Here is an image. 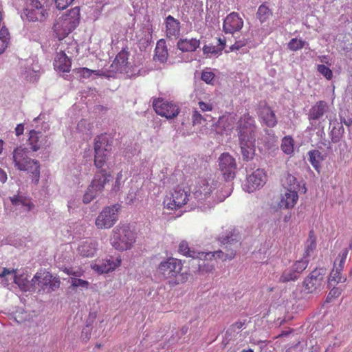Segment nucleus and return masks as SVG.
Listing matches in <instances>:
<instances>
[{
  "mask_svg": "<svg viewBox=\"0 0 352 352\" xmlns=\"http://www.w3.org/2000/svg\"><path fill=\"white\" fill-rule=\"evenodd\" d=\"M54 67L56 71L61 72H69L72 67V60L65 52L60 50L56 53L54 61Z\"/></svg>",
  "mask_w": 352,
  "mask_h": 352,
  "instance_id": "obj_22",
  "label": "nucleus"
},
{
  "mask_svg": "<svg viewBox=\"0 0 352 352\" xmlns=\"http://www.w3.org/2000/svg\"><path fill=\"white\" fill-rule=\"evenodd\" d=\"M203 52L204 54H218L221 53V49H218V47L212 45H205L203 47Z\"/></svg>",
  "mask_w": 352,
  "mask_h": 352,
  "instance_id": "obj_55",
  "label": "nucleus"
},
{
  "mask_svg": "<svg viewBox=\"0 0 352 352\" xmlns=\"http://www.w3.org/2000/svg\"><path fill=\"white\" fill-rule=\"evenodd\" d=\"M317 70L319 73L323 75L327 80H331L333 77L332 71L324 65H318Z\"/></svg>",
  "mask_w": 352,
  "mask_h": 352,
  "instance_id": "obj_53",
  "label": "nucleus"
},
{
  "mask_svg": "<svg viewBox=\"0 0 352 352\" xmlns=\"http://www.w3.org/2000/svg\"><path fill=\"white\" fill-rule=\"evenodd\" d=\"M120 210L118 204L104 207L96 219V226L101 230L111 228L118 221Z\"/></svg>",
  "mask_w": 352,
  "mask_h": 352,
  "instance_id": "obj_6",
  "label": "nucleus"
},
{
  "mask_svg": "<svg viewBox=\"0 0 352 352\" xmlns=\"http://www.w3.org/2000/svg\"><path fill=\"white\" fill-rule=\"evenodd\" d=\"M98 243L94 241H86L78 246V251L83 257H92L97 250Z\"/></svg>",
  "mask_w": 352,
  "mask_h": 352,
  "instance_id": "obj_30",
  "label": "nucleus"
},
{
  "mask_svg": "<svg viewBox=\"0 0 352 352\" xmlns=\"http://www.w3.org/2000/svg\"><path fill=\"white\" fill-rule=\"evenodd\" d=\"M7 180V175L6 172L0 168V182L2 183L6 182Z\"/></svg>",
  "mask_w": 352,
  "mask_h": 352,
  "instance_id": "obj_62",
  "label": "nucleus"
},
{
  "mask_svg": "<svg viewBox=\"0 0 352 352\" xmlns=\"http://www.w3.org/2000/svg\"><path fill=\"white\" fill-rule=\"evenodd\" d=\"M10 201L12 205L24 208L27 212L31 210L34 206L30 199L23 196L14 195L10 197Z\"/></svg>",
  "mask_w": 352,
  "mask_h": 352,
  "instance_id": "obj_34",
  "label": "nucleus"
},
{
  "mask_svg": "<svg viewBox=\"0 0 352 352\" xmlns=\"http://www.w3.org/2000/svg\"><path fill=\"white\" fill-rule=\"evenodd\" d=\"M129 52L123 48L116 56L111 67L117 71L122 72L127 67Z\"/></svg>",
  "mask_w": 352,
  "mask_h": 352,
  "instance_id": "obj_29",
  "label": "nucleus"
},
{
  "mask_svg": "<svg viewBox=\"0 0 352 352\" xmlns=\"http://www.w3.org/2000/svg\"><path fill=\"white\" fill-rule=\"evenodd\" d=\"M153 107L157 114L167 119L176 118L180 112L177 104L160 98L153 100Z\"/></svg>",
  "mask_w": 352,
  "mask_h": 352,
  "instance_id": "obj_7",
  "label": "nucleus"
},
{
  "mask_svg": "<svg viewBox=\"0 0 352 352\" xmlns=\"http://www.w3.org/2000/svg\"><path fill=\"white\" fill-rule=\"evenodd\" d=\"M203 116L197 110L195 109L192 113V122L193 125L200 124L202 121H204Z\"/></svg>",
  "mask_w": 352,
  "mask_h": 352,
  "instance_id": "obj_56",
  "label": "nucleus"
},
{
  "mask_svg": "<svg viewBox=\"0 0 352 352\" xmlns=\"http://www.w3.org/2000/svg\"><path fill=\"white\" fill-rule=\"evenodd\" d=\"M308 156L309 161L312 166L318 171L320 168V163L324 160L322 153L317 149H314L308 152Z\"/></svg>",
  "mask_w": 352,
  "mask_h": 352,
  "instance_id": "obj_37",
  "label": "nucleus"
},
{
  "mask_svg": "<svg viewBox=\"0 0 352 352\" xmlns=\"http://www.w3.org/2000/svg\"><path fill=\"white\" fill-rule=\"evenodd\" d=\"M32 286H56V283L60 284V282L45 270H40L32 278Z\"/></svg>",
  "mask_w": 352,
  "mask_h": 352,
  "instance_id": "obj_17",
  "label": "nucleus"
},
{
  "mask_svg": "<svg viewBox=\"0 0 352 352\" xmlns=\"http://www.w3.org/2000/svg\"><path fill=\"white\" fill-rule=\"evenodd\" d=\"M342 289L340 287H332L328 294L326 301L329 302L340 296Z\"/></svg>",
  "mask_w": 352,
  "mask_h": 352,
  "instance_id": "obj_54",
  "label": "nucleus"
},
{
  "mask_svg": "<svg viewBox=\"0 0 352 352\" xmlns=\"http://www.w3.org/2000/svg\"><path fill=\"white\" fill-rule=\"evenodd\" d=\"M298 200V192L296 190H288L281 195L278 206L283 209H292Z\"/></svg>",
  "mask_w": 352,
  "mask_h": 352,
  "instance_id": "obj_21",
  "label": "nucleus"
},
{
  "mask_svg": "<svg viewBox=\"0 0 352 352\" xmlns=\"http://www.w3.org/2000/svg\"><path fill=\"white\" fill-rule=\"evenodd\" d=\"M98 193L93 189L90 186H88L87 190H86L84 196H83V203L89 204L92 200H94L97 196Z\"/></svg>",
  "mask_w": 352,
  "mask_h": 352,
  "instance_id": "obj_52",
  "label": "nucleus"
},
{
  "mask_svg": "<svg viewBox=\"0 0 352 352\" xmlns=\"http://www.w3.org/2000/svg\"><path fill=\"white\" fill-rule=\"evenodd\" d=\"M298 274L296 273L292 269L285 270L280 276V281L283 283H287L290 280H295L298 278Z\"/></svg>",
  "mask_w": 352,
  "mask_h": 352,
  "instance_id": "obj_47",
  "label": "nucleus"
},
{
  "mask_svg": "<svg viewBox=\"0 0 352 352\" xmlns=\"http://www.w3.org/2000/svg\"><path fill=\"white\" fill-rule=\"evenodd\" d=\"M316 237L314 230H311L309 232V236L305 243V253L303 254L304 258H307L310 256L311 253L316 248Z\"/></svg>",
  "mask_w": 352,
  "mask_h": 352,
  "instance_id": "obj_36",
  "label": "nucleus"
},
{
  "mask_svg": "<svg viewBox=\"0 0 352 352\" xmlns=\"http://www.w3.org/2000/svg\"><path fill=\"white\" fill-rule=\"evenodd\" d=\"M266 180L267 175L265 173L263 170L258 168L248 177L244 188L248 192H254L263 187Z\"/></svg>",
  "mask_w": 352,
  "mask_h": 352,
  "instance_id": "obj_11",
  "label": "nucleus"
},
{
  "mask_svg": "<svg viewBox=\"0 0 352 352\" xmlns=\"http://www.w3.org/2000/svg\"><path fill=\"white\" fill-rule=\"evenodd\" d=\"M24 126L22 124H18L15 128V133L16 136H19L23 133Z\"/></svg>",
  "mask_w": 352,
  "mask_h": 352,
  "instance_id": "obj_60",
  "label": "nucleus"
},
{
  "mask_svg": "<svg viewBox=\"0 0 352 352\" xmlns=\"http://www.w3.org/2000/svg\"><path fill=\"white\" fill-rule=\"evenodd\" d=\"M307 43L296 38H292L288 43V48L292 51H298L303 48Z\"/></svg>",
  "mask_w": 352,
  "mask_h": 352,
  "instance_id": "obj_45",
  "label": "nucleus"
},
{
  "mask_svg": "<svg viewBox=\"0 0 352 352\" xmlns=\"http://www.w3.org/2000/svg\"><path fill=\"white\" fill-rule=\"evenodd\" d=\"M72 31L78 25L80 19V8L76 6L70 9L66 14L61 16Z\"/></svg>",
  "mask_w": 352,
  "mask_h": 352,
  "instance_id": "obj_27",
  "label": "nucleus"
},
{
  "mask_svg": "<svg viewBox=\"0 0 352 352\" xmlns=\"http://www.w3.org/2000/svg\"><path fill=\"white\" fill-rule=\"evenodd\" d=\"M200 45V41L196 38H180L177 43V48L184 52H195Z\"/></svg>",
  "mask_w": 352,
  "mask_h": 352,
  "instance_id": "obj_31",
  "label": "nucleus"
},
{
  "mask_svg": "<svg viewBox=\"0 0 352 352\" xmlns=\"http://www.w3.org/2000/svg\"><path fill=\"white\" fill-rule=\"evenodd\" d=\"M121 258H116L115 260L111 258L109 259L99 261L98 263L92 265V269L98 274L108 273L114 270L121 264Z\"/></svg>",
  "mask_w": 352,
  "mask_h": 352,
  "instance_id": "obj_18",
  "label": "nucleus"
},
{
  "mask_svg": "<svg viewBox=\"0 0 352 352\" xmlns=\"http://www.w3.org/2000/svg\"><path fill=\"white\" fill-rule=\"evenodd\" d=\"M218 182L214 180L208 181L206 179H200L196 186L194 195L196 198L202 199L208 198L217 189Z\"/></svg>",
  "mask_w": 352,
  "mask_h": 352,
  "instance_id": "obj_13",
  "label": "nucleus"
},
{
  "mask_svg": "<svg viewBox=\"0 0 352 352\" xmlns=\"http://www.w3.org/2000/svg\"><path fill=\"white\" fill-rule=\"evenodd\" d=\"M280 149L287 155H292L294 153V140L291 135H286L282 139Z\"/></svg>",
  "mask_w": 352,
  "mask_h": 352,
  "instance_id": "obj_38",
  "label": "nucleus"
},
{
  "mask_svg": "<svg viewBox=\"0 0 352 352\" xmlns=\"http://www.w3.org/2000/svg\"><path fill=\"white\" fill-rule=\"evenodd\" d=\"M218 43L219 47H218V49H221V52L226 47V40L223 39L221 38H218Z\"/></svg>",
  "mask_w": 352,
  "mask_h": 352,
  "instance_id": "obj_63",
  "label": "nucleus"
},
{
  "mask_svg": "<svg viewBox=\"0 0 352 352\" xmlns=\"http://www.w3.org/2000/svg\"><path fill=\"white\" fill-rule=\"evenodd\" d=\"M199 107L201 111H211L213 109V104L210 102H204L203 101H199L198 102Z\"/></svg>",
  "mask_w": 352,
  "mask_h": 352,
  "instance_id": "obj_59",
  "label": "nucleus"
},
{
  "mask_svg": "<svg viewBox=\"0 0 352 352\" xmlns=\"http://www.w3.org/2000/svg\"><path fill=\"white\" fill-rule=\"evenodd\" d=\"M182 268V260L168 257L159 264L157 271L166 278H174L181 273Z\"/></svg>",
  "mask_w": 352,
  "mask_h": 352,
  "instance_id": "obj_8",
  "label": "nucleus"
},
{
  "mask_svg": "<svg viewBox=\"0 0 352 352\" xmlns=\"http://www.w3.org/2000/svg\"><path fill=\"white\" fill-rule=\"evenodd\" d=\"M16 269L4 267L1 272H0V280L2 283H5L8 285L14 283L18 286H21L19 283V278L16 275Z\"/></svg>",
  "mask_w": 352,
  "mask_h": 352,
  "instance_id": "obj_28",
  "label": "nucleus"
},
{
  "mask_svg": "<svg viewBox=\"0 0 352 352\" xmlns=\"http://www.w3.org/2000/svg\"><path fill=\"white\" fill-rule=\"evenodd\" d=\"M91 329L89 328L88 326L86 327V328H84L82 330L80 338L82 340H83L85 342H87L88 340H89L91 338Z\"/></svg>",
  "mask_w": 352,
  "mask_h": 352,
  "instance_id": "obj_58",
  "label": "nucleus"
},
{
  "mask_svg": "<svg viewBox=\"0 0 352 352\" xmlns=\"http://www.w3.org/2000/svg\"><path fill=\"white\" fill-rule=\"evenodd\" d=\"M311 287H298L294 294L297 299L308 298L309 295L313 292Z\"/></svg>",
  "mask_w": 352,
  "mask_h": 352,
  "instance_id": "obj_48",
  "label": "nucleus"
},
{
  "mask_svg": "<svg viewBox=\"0 0 352 352\" xmlns=\"http://www.w3.org/2000/svg\"><path fill=\"white\" fill-rule=\"evenodd\" d=\"M155 52V58L161 63L166 61L168 58V50L166 46V42L164 39L157 41Z\"/></svg>",
  "mask_w": 352,
  "mask_h": 352,
  "instance_id": "obj_35",
  "label": "nucleus"
},
{
  "mask_svg": "<svg viewBox=\"0 0 352 352\" xmlns=\"http://www.w3.org/2000/svg\"><path fill=\"white\" fill-rule=\"evenodd\" d=\"M177 252L181 255L192 258L193 260L198 261V271L202 272H208L212 270L213 266L208 265L205 268L206 265H203L201 263L203 260V255H201L204 252H197L194 249H192L189 246V243L186 240H182L178 245Z\"/></svg>",
  "mask_w": 352,
  "mask_h": 352,
  "instance_id": "obj_10",
  "label": "nucleus"
},
{
  "mask_svg": "<svg viewBox=\"0 0 352 352\" xmlns=\"http://www.w3.org/2000/svg\"><path fill=\"white\" fill-rule=\"evenodd\" d=\"M214 77L215 74L211 71V69L210 68H206L201 73V79L207 84L213 85Z\"/></svg>",
  "mask_w": 352,
  "mask_h": 352,
  "instance_id": "obj_46",
  "label": "nucleus"
},
{
  "mask_svg": "<svg viewBox=\"0 0 352 352\" xmlns=\"http://www.w3.org/2000/svg\"><path fill=\"white\" fill-rule=\"evenodd\" d=\"M27 19L32 22H44L49 16L47 5L41 0H28L24 10Z\"/></svg>",
  "mask_w": 352,
  "mask_h": 352,
  "instance_id": "obj_4",
  "label": "nucleus"
},
{
  "mask_svg": "<svg viewBox=\"0 0 352 352\" xmlns=\"http://www.w3.org/2000/svg\"><path fill=\"white\" fill-rule=\"evenodd\" d=\"M28 143L33 151H37L50 145L47 136L45 135L41 131L34 129L30 131Z\"/></svg>",
  "mask_w": 352,
  "mask_h": 352,
  "instance_id": "obj_14",
  "label": "nucleus"
},
{
  "mask_svg": "<svg viewBox=\"0 0 352 352\" xmlns=\"http://www.w3.org/2000/svg\"><path fill=\"white\" fill-rule=\"evenodd\" d=\"M272 15V10L265 3L258 7L256 17L261 23L267 21Z\"/></svg>",
  "mask_w": 352,
  "mask_h": 352,
  "instance_id": "obj_40",
  "label": "nucleus"
},
{
  "mask_svg": "<svg viewBox=\"0 0 352 352\" xmlns=\"http://www.w3.org/2000/svg\"><path fill=\"white\" fill-rule=\"evenodd\" d=\"M308 265V260L303 257V258L296 261L292 265V270L298 275L304 271Z\"/></svg>",
  "mask_w": 352,
  "mask_h": 352,
  "instance_id": "obj_51",
  "label": "nucleus"
},
{
  "mask_svg": "<svg viewBox=\"0 0 352 352\" xmlns=\"http://www.w3.org/2000/svg\"><path fill=\"white\" fill-rule=\"evenodd\" d=\"M136 233L129 223H120L111 231L110 243L119 251L131 250L136 242Z\"/></svg>",
  "mask_w": 352,
  "mask_h": 352,
  "instance_id": "obj_1",
  "label": "nucleus"
},
{
  "mask_svg": "<svg viewBox=\"0 0 352 352\" xmlns=\"http://www.w3.org/2000/svg\"><path fill=\"white\" fill-rule=\"evenodd\" d=\"M239 138L243 160H252L255 154L256 137H239Z\"/></svg>",
  "mask_w": 352,
  "mask_h": 352,
  "instance_id": "obj_16",
  "label": "nucleus"
},
{
  "mask_svg": "<svg viewBox=\"0 0 352 352\" xmlns=\"http://www.w3.org/2000/svg\"><path fill=\"white\" fill-rule=\"evenodd\" d=\"M94 148V165L97 168H101L104 166L107 155L111 150V144L107 134H100L95 138Z\"/></svg>",
  "mask_w": 352,
  "mask_h": 352,
  "instance_id": "obj_5",
  "label": "nucleus"
},
{
  "mask_svg": "<svg viewBox=\"0 0 352 352\" xmlns=\"http://www.w3.org/2000/svg\"><path fill=\"white\" fill-rule=\"evenodd\" d=\"M74 0H55L56 7L58 10L65 9Z\"/></svg>",
  "mask_w": 352,
  "mask_h": 352,
  "instance_id": "obj_57",
  "label": "nucleus"
},
{
  "mask_svg": "<svg viewBox=\"0 0 352 352\" xmlns=\"http://www.w3.org/2000/svg\"><path fill=\"white\" fill-rule=\"evenodd\" d=\"M342 270H339L338 268L333 267L329 277V283L330 284L332 283L338 284L344 282L346 280V278L342 276Z\"/></svg>",
  "mask_w": 352,
  "mask_h": 352,
  "instance_id": "obj_42",
  "label": "nucleus"
},
{
  "mask_svg": "<svg viewBox=\"0 0 352 352\" xmlns=\"http://www.w3.org/2000/svg\"><path fill=\"white\" fill-rule=\"evenodd\" d=\"M243 26V20L237 12L229 14L224 19L223 30L225 33L234 34L240 31Z\"/></svg>",
  "mask_w": 352,
  "mask_h": 352,
  "instance_id": "obj_15",
  "label": "nucleus"
},
{
  "mask_svg": "<svg viewBox=\"0 0 352 352\" xmlns=\"http://www.w3.org/2000/svg\"><path fill=\"white\" fill-rule=\"evenodd\" d=\"M28 153L26 148L20 146L15 148L12 153L14 166L20 170L31 173L35 184H37L40 177V164L37 160H32L28 156Z\"/></svg>",
  "mask_w": 352,
  "mask_h": 352,
  "instance_id": "obj_2",
  "label": "nucleus"
},
{
  "mask_svg": "<svg viewBox=\"0 0 352 352\" xmlns=\"http://www.w3.org/2000/svg\"><path fill=\"white\" fill-rule=\"evenodd\" d=\"M238 124L239 137H256L255 121L248 113L242 116Z\"/></svg>",
  "mask_w": 352,
  "mask_h": 352,
  "instance_id": "obj_12",
  "label": "nucleus"
},
{
  "mask_svg": "<svg viewBox=\"0 0 352 352\" xmlns=\"http://www.w3.org/2000/svg\"><path fill=\"white\" fill-rule=\"evenodd\" d=\"M122 173H119L118 175H117V177H116V186H119L120 185V179H122Z\"/></svg>",
  "mask_w": 352,
  "mask_h": 352,
  "instance_id": "obj_64",
  "label": "nucleus"
},
{
  "mask_svg": "<svg viewBox=\"0 0 352 352\" xmlns=\"http://www.w3.org/2000/svg\"><path fill=\"white\" fill-rule=\"evenodd\" d=\"M166 34L168 38H177L180 33V22L173 16L168 15L165 19Z\"/></svg>",
  "mask_w": 352,
  "mask_h": 352,
  "instance_id": "obj_26",
  "label": "nucleus"
},
{
  "mask_svg": "<svg viewBox=\"0 0 352 352\" xmlns=\"http://www.w3.org/2000/svg\"><path fill=\"white\" fill-rule=\"evenodd\" d=\"M283 186L287 190H297L298 189L299 184L297 182L296 178L288 173L285 175L284 179H283Z\"/></svg>",
  "mask_w": 352,
  "mask_h": 352,
  "instance_id": "obj_41",
  "label": "nucleus"
},
{
  "mask_svg": "<svg viewBox=\"0 0 352 352\" xmlns=\"http://www.w3.org/2000/svg\"><path fill=\"white\" fill-rule=\"evenodd\" d=\"M311 287H298L294 294L297 299L308 298L309 295L313 292Z\"/></svg>",
  "mask_w": 352,
  "mask_h": 352,
  "instance_id": "obj_49",
  "label": "nucleus"
},
{
  "mask_svg": "<svg viewBox=\"0 0 352 352\" xmlns=\"http://www.w3.org/2000/svg\"><path fill=\"white\" fill-rule=\"evenodd\" d=\"M74 72L81 79L89 78L92 74H95L98 76H102L104 75V73L102 70H94L87 67L76 68L74 69Z\"/></svg>",
  "mask_w": 352,
  "mask_h": 352,
  "instance_id": "obj_39",
  "label": "nucleus"
},
{
  "mask_svg": "<svg viewBox=\"0 0 352 352\" xmlns=\"http://www.w3.org/2000/svg\"><path fill=\"white\" fill-rule=\"evenodd\" d=\"M329 110V105L328 103L324 100H319L310 108L307 114L308 120L309 121L320 120Z\"/></svg>",
  "mask_w": 352,
  "mask_h": 352,
  "instance_id": "obj_19",
  "label": "nucleus"
},
{
  "mask_svg": "<svg viewBox=\"0 0 352 352\" xmlns=\"http://www.w3.org/2000/svg\"><path fill=\"white\" fill-rule=\"evenodd\" d=\"M65 20H63L61 16L58 17L55 23L54 24V31L56 32L59 39L65 38L71 32L72 30L68 27Z\"/></svg>",
  "mask_w": 352,
  "mask_h": 352,
  "instance_id": "obj_33",
  "label": "nucleus"
},
{
  "mask_svg": "<svg viewBox=\"0 0 352 352\" xmlns=\"http://www.w3.org/2000/svg\"><path fill=\"white\" fill-rule=\"evenodd\" d=\"M326 270L316 268L313 270L304 280V286H320L324 283Z\"/></svg>",
  "mask_w": 352,
  "mask_h": 352,
  "instance_id": "obj_23",
  "label": "nucleus"
},
{
  "mask_svg": "<svg viewBox=\"0 0 352 352\" xmlns=\"http://www.w3.org/2000/svg\"><path fill=\"white\" fill-rule=\"evenodd\" d=\"M245 323V320L237 321L232 325V328L234 329H240L243 327Z\"/></svg>",
  "mask_w": 352,
  "mask_h": 352,
  "instance_id": "obj_61",
  "label": "nucleus"
},
{
  "mask_svg": "<svg viewBox=\"0 0 352 352\" xmlns=\"http://www.w3.org/2000/svg\"><path fill=\"white\" fill-rule=\"evenodd\" d=\"M260 118L263 123L267 127L273 128L277 124L275 112L268 105H264L260 110Z\"/></svg>",
  "mask_w": 352,
  "mask_h": 352,
  "instance_id": "obj_25",
  "label": "nucleus"
},
{
  "mask_svg": "<svg viewBox=\"0 0 352 352\" xmlns=\"http://www.w3.org/2000/svg\"><path fill=\"white\" fill-rule=\"evenodd\" d=\"M219 166L226 181H231L235 177L237 165L235 159L230 153H223L219 156Z\"/></svg>",
  "mask_w": 352,
  "mask_h": 352,
  "instance_id": "obj_9",
  "label": "nucleus"
},
{
  "mask_svg": "<svg viewBox=\"0 0 352 352\" xmlns=\"http://www.w3.org/2000/svg\"><path fill=\"white\" fill-rule=\"evenodd\" d=\"M311 287H298L294 294L297 299L308 298L309 295L313 292Z\"/></svg>",
  "mask_w": 352,
  "mask_h": 352,
  "instance_id": "obj_50",
  "label": "nucleus"
},
{
  "mask_svg": "<svg viewBox=\"0 0 352 352\" xmlns=\"http://www.w3.org/2000/svg\"><path fill=\"white\" fill-rule=\"evenodd\" d=\"M2 21L3 14L0 11V54L5 52L10 43V40L9 31L4 23H2Z\"/></svg>",
  "mask_w": 352,
  "mask_h": 352,
  "instance_id": "obj_32",
  "label": "nucleus"
},
{
  "mask_svg": "<svg viewBox=\"0 0 352 352\" xmlns=\"http://www.w3.org/2000/svg\"><path fill=\"white\" fill-rule=\"evenodd\" d=\"M201 255H203V260H202L201 264L203 265H206L205 268H206L208 265H210L208 263H207V264L205 263L206 261H209V260L210 261V260H212V258H214L215 259L219 258V259L221 260L222 261H226L227 260H232V258H234V256L236 255V251L231 250L230 252H229L228 253H224L221 250H218V251H216L214 252H208V253L204 252ZM212 265L214 267L213 265ZM213 269H214V267L212 268V270Z\"/></svg>",
  "mask_w": 352,
  "mask_h": 352,
  "instance_id": "obj_24",
  "label": "nucleus"
},
{
  "mask_svg": "<svg viewBox=\"0 0 352 352\" xmlns=\"http://www.w3.org/2000/svg\"><path fill=\"white\" fill-rule=\"evenodd\" d=\"M349 253L348 248L343 249L338 254L334 263V267L342 270Z\"/></svg>",
  "mask_w": 352,
  "mask_h": 352,
  "instance_id": "obj_43",
  "label": "nucleus"
},
{
  "mask_svg": "<svg viewBox=\"0 0 352 352\" xmlns=\"http://www.w3.org/2000/svg\"><path fill=\"white\" fill-rule=\"evenodd\" d=\"M189 197L190 192L178 186L164 197L163 200L164 208L170 212L180 209L187 204Z\"/></svg>",
  "mask_w": 352,
  "mask_h": 352,
  "instance_id": "obj_3",
  "label": "nucleus"
},
{
  "mask_svg": "<svg viewBox=\"0 0 352 352\" xmlns=\"http://www.w3.org/2000/svg\"><path fill=\"white\" fill-rule=\"evenodd\" d=\"M111 178V175L108 174L105 170L102 169L94 175L89 186L99 194L103 191Z\"/></svg>",
  "mask_w": 352,
  "mask_h": 352,
  "instance_id": "obj_20",
  "label": "nucleus"
},
{
  "mask_svg": "<svg viewBox=\"0 0 352 352\" xmlns=\"http://www.w3.org/2000/svg\"><path fill=\"white\" fill-rule=\"evenodd\" d=\"M65 272L68 275L73 276L72 277L71 286L76 287V286H87V285L88 283L87 281H85L82 279L76 278L77 276H80V273L78 272H72V270L70 269H65Z\"/></svg>",
  "mask_w": 352,
  "mask_h": 352,
  "instance_id": "obj_44",
  "label": "nucleus"
}]
</instances>
